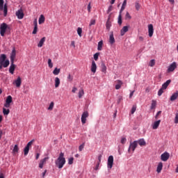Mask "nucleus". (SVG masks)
<instances>
[{
  "label": "nucleus",
  "mask_w": 178,
  "mask_h": 178,
  "mask_svg": "<svg viewBox=\"0 0 178 178\" xmlns=\"http://www.w3.org/2000/svg\"><path fill=\"white\" fill-rule=\"evenodd\" d=\"M49 159V157H45L43 159L40 160L39 163V168L40 169H42V168H44V165L47 163V161H48Z\"/></svg>",
  "instance_id": "9d476101"
},
{
  "label": "nucleus",
  "mask_w": 178,
  "mask_h": 178,
  "mask_svg": "<svg viewBox=\"0 0 178 178\" xmlns=\"http://www.w3.org/2000/svg\"><path fill=\"white\" fill-rule=\"evenodd\" d=\"M3 113L4 116H8V115L10 113V110L6 109V108H3Z\"/></svg>",
  "instance_id": "473e14b6"
},
{
  "label": "nucleus",
  "mask_w": 178,
  "mask_h": 178,
  "mask_svg": "<svg viewBox=\"0 0 178 178\" xmlns=\"http://www.w3.org/2000/svg\"><path fill=\"white\" fill-rule=\"evenodd\" d=\"M81 33H83V29L80 27L77 29V33L79 35V37H81Z\"/></svg>",
  "instance_id": "37998d69"
},
{
  "label": "nucleus",
  "mask_w": 178,
  "mask_h": 178,
  "mask_svg": "<svg viewBox=\"0 0 178 178\" xmlns=\"http://www.w3.org/2000/svg\"><path fill=\"white\" fill-rule=\"evenodd\" d=\"M3 9L4 12V16L6 17V15H8V6L5 4L4 7H3Z\"/></svg>",
  "instance_id": "4c0bfd02"
},
{
  "label": "nucleus",
  "mask_w": 178,
  "mask_h": 178,
  "mask_svg": "<svg viewBox=\"0 0 178 178\" xmlns=\"http://www.w3.org/2000/svg\"><path fill=\"white\" fill-rule=\"evenodd\" d=\"M127 31H129V26H124L120 31L121 35H124V34H126V33H127Z\"/></svg>",
  "instance_id": "6ab92c4d"
},
{
  "label": "nucleus",
  "mask_w": 178,
  "mask_h": 178,
  "mask_svg": "<svg viewBox=\"0 0 178 178\" xmlns=\"http://www.w3.org/2000/svg\"><path fill=\"white\" fill-rule=\"evenodd\" d=\"M59 73H60V69L58 67H56L53 71V74H54V76H58Z\"/></svg>",
  "instance_id": "72a5a7b5"
},
{
  "label": "nucleus",
  "mask_w": 178,
  "mask_h": 178,
  "mask_svg": "<svg viewBox=\"0 0 178 178\" xmlns=\"http://www.w3.org/2000/svg\"><path fill=\"white\" fill-rule=\"evenodd\" d=\"M95 25V19H91L89 26H94Z\"/></svg>",
  "instance_id": "4d7b16f0"
},
{
  "label": "nucleus",
  "mask_w": 178,
  "mask_h": 178,
  "mask_svg": "<svg viewBox=\"0 0 178 178\" xmlns=\"http://www.w3.org/2000/svg\"><path fill=\"white\" fill-rule=\"evenodd\" d=\"M159 124H161V120H159L154 122V123L152 126V129L154 130H156V129H158V127H159Z\"/></svg>",
  "instance_id": "412c9836"
},
{
  "label": "nucleus",
  "mask_w": 178,
  "mask_h": 178,
  "mask_svg": "<svg viewBox=\"0 0 178 178\" xmlns=\"http://www.w3.org/2000/svg\"><path fill=\"white\" fill-rule=\"evenodd\" d=\"M33 143H34V139L29 141L26 146L24 149V155L27 156L29 155V152L30 151V148L33 146Z\"/></svg>",
  "instance_id": "f03ea898"
},
{
  "label": "nucleus",
  "mask_w": 178,
  "mask_h": 178,
  "mask_svg": "<svg viewBox=\"0 0 178 178\" xmlns=\"http://www.w3.org/2000/svg\"><path fill=\"white\" fill-rule=\"evenodd\" d=\"M170 83H172V80L168 79L167 80L163 85L161 88L166 90L169 86V84H170Z\"/></svg>",
  "instance_id": "f3484780"
},
{
  "label": "nucleus",
  "mask_w": 178,
  "mask_h": 178,
  "mask_svg": "<svg viewBox=\"0 0 178 178\" xmlns=\"http://www.w3.org/2000/svg\"><path fill=\"white\" fill-rule=\"evenodd\" d=\"M107 168L108 169H111L113 168V156H109L107 161Z\"/></svg>",
  "instance_id": "423d86ee"
},
{
  "label": "nucleus",
  "mask_w": 178,
  "mask_h": 178,
  "mask_svg": "<svg viewBox=\"0 0 178 178\" xmlns=\"http://www.w3.org/2000/svg\"><path fill=\"white\" fill-rule=\"evenodd\" d=\"M55 88H58V87H59V86L60 85V79L58 77L55 78Z\"/></svg>",
  "instance_id": "cd10ccee"
},
{
  "label": "nucleus",
  "mask_w": 178,
  "mask_h": 178,
  "mask_svg": "<svg viewBox=\"0 0 178 178\" xmlns=\"http://www.w3.org/2000/svg\"><path fill=\"white\" fill-rule=\"evenodd\" d=\"M54 105L55 104L54 103V102H51L49 104V106L48 107V111H52V109H54Z\"/></svg>",
  "instance_id": "a19ab883"
},
{
  "label": "nucleus",
  "mask_w": 178,
  "mask_h": 178,
  "mask_svg": "<svg viewBox=\"0 0 178 178\" xmlns=\"http://www.w3.org/2000/svg\"><path fill=\"white\" fill-rule=\"evenodd\" d=\"M109 42L110 44H111V45L113 44H115V37H113V32H112L111 34L110 35Z\"/></svg>",
  "instance_id": "a878e982"
},
{
  "label": "nucleus",
  "mask_w": 178,
  "mask_h": 178,
  "mask_svg": "<svg viewBox=\"0 0 178 178\" xmlns=\"http://www.w3.org/2000/svg\"><path fill=\"white\" fill-rule=\"evenodd\" d=\"M177 67V65L176 64V62H173L168 68V72L170 73V72H174L175 69Z\"/></svg>",
  "instance_id": "9b49d317"
},
{
  "label": "nucleus",
  "mask_w": 178,
  "mask_h": 178,
  "mask_svg": "<svg viewBox=\"0 0 178 178\" xmlns=\"http://www.w3.org/2000/svg\"><path fill=\"white\" fill-rule=\"evenodd\" d=\"M125 19H129V20H130V19H131V16L130 15V14L129 13V12H127L126 13V15H125Z\"/></svg>",
  "instance_id": "864d4df0"
},
{
  "label": "nucleus",
  "mask_w": 178,
  "mask_h": 178,
  "mask_svg": "<svg viewBox=\"0 0 178 178\" xmlns=\"http://www.w3.org/2000/svg\"><path fill=\"white\" fill-rule=\"evenodd\" d=\"M148 33L149 37H152L154 35V25L152 24L148 25Z\"/></svg>",
  "instance_id": "f8f14e48"
},
{
  "label": "nucleus",
  "mask_w": 178,
  "mask_h": 178,
  "mask_svg": "<svg viewBox=\"0 0 178 178\" xmlns=\"http://www.w3.org/2000/svg\"><path fill=\"white\" fill-rule=\"evenodd\" d=\"M93 56H94L95 60H98V57L99 56V53L95 54Z\"/></svg>",
  "instance_id": "5fc2aeb1"
},
{
  "label": "nucleus",
  "mask_w": 178,
  "mask_h": 178,
  "mask_svg": "<svg viewBox=\"0 0 178 178\" xmlns=\"http://www.w3.org/2000/svg\"><path fill=\"white\" fill-rule=\"evenodd\" d=\"M84 145H85V144L83 143L82 145H81L79 146V149L80 152H81V151H83V149H84Z\"/></svg>",
  "instance_id": "13d9d810"
},
{
  "label": "nucleus",
  "mask_w": 178,
  "mask_h": 178,
  "mask_svg": "<svg viewBox=\"0 0 178 178\" xmlns=\"http://www.w3.org/2000/svg\"><path fill=\"white\" fill-rule=\"evenodd\" d=\"M8 29V24L6 23H3L0 26V35L1 37H5V33H6V30Z\"/></svg>",
  "instance_id": "7ed1b4c3"
},
{
  "label": "nucleus",
  "mask_w": 178,
  "mask_h": 178,
  "mask_svg": "<svg viewBox=\"0 0 178 178\" xmlns=\"http://www.w3.org/2000/svg\"><path fill=\"white\" fill-rule=\"evenodd\" d=\"M45 22V17L43 15H41L39 17V24H42Z\"/></svg>",
  "instance_id": "7c9ffc66"
},
{
  "label": "nucleus",
  "mask_w": 178,
  "mask_h": 178,
  "mask_svg": "<svg viewBox=\"0 0 178 178\" xmlns=\"http://www.w3.org/2000/svg\"><path fill=\"white\" fill-rule=\"evenodd\" d=\"M10 66L9 68V72L11 74H13V73H15V70L16 69V65H15V62L13 61H10Z\"/></svg>",
  "instance_id": "ddd939ff"
},
{
  "label": "nucleus",
  "mask_w": 178,
  "mask_h": 178,
  "mask_svg": "<svg viewBox=\"0 0 178 178\" xmlns=\"http://www.w3.org/2000/svg\"><path fill=\"white\" fill-rule=\"evenodd\" d=\"M122 101H123V97L122 96H119L117 100V104H120V102H122Z\"/></svg>",
  "instance_id": "8fccbe9b"
},
{
  "label": "nucleus",
  "mask_w": 178,
  "mask_h": 178,
  "mask_svg": "<svg viewBox=\"0 0 178 178\" xmlns=\"http://www.w3.org/2000/svg\"><path fill=\"white\" fill-rule=\"evenodd\" d=\"M112 8H113L112 6H110L108 7V10H107V13H109L110 12H112Z\"/></svg>",
  "instance_id": "69168bd1"
},
{
  "label": "nucleus",
  "mask_w": 178,
  "mask_h": 178,
  "mask_svg": "<svg viewBox=\"0 0 178 178\" xmlns=\"http://www.w3.org/2000/svg\"><path fill=\"white\" fill-rule=\"evenodd\" d=\"M163 88H161V89H159V90L158 91V95L159 97H161V95H162V93L163 92Z\"/></svg>",
  "instance_id": "3c124183"
},
{
  "label": "nucleus",
  "mask_w": 178,
  "mask_h": 178,
  "mask_svg": "<svg viewBox=\"0 0 178 178\" xmlns=\"http://www.w3.org/2000/svg\"><path fill=\"white\" fill-rule=\"evenodd\" d=\"M162 113V111H159L157 113H156V116H155V119H158V116H159V115H161Z\"/></svg>",
  "instance_id": "680f3d73"
},
{
  "label": "nucleus",
  "mask_w": 178,
  "mask_h": 178,
  "mask_svg": "<svg viewBox=\"0 0 178 178\" xmlns=\"http://www.w3.org/2000/svg\"><path fill=\"white\" fill-rule=\"evenodd\" d=\"M83 95H84V90L81 89L79 92V98H81V97H83Z\"/></svg>",
  "instance_id": "79ce46f5"
},
{
  "label": "nucleus",
  "mask_w": 178,
  "mask_h": 178,
  "mask_svg": "<svg viewBox=\"0 0 178 178\" xmlns=\"http://www.w3.org/2000/svg\"><path fill=\"white\" fill-rule=\"evenodd\" d=\"M15 58H16V49L13 48L10 54V62H15Z\"/></svg>",
  "instance_id": "2eb2a0df"
},
{
  "label": "nucleus",
  "mask_w": 178,
  "mask_h": 178,
  "mask_svg": "<svg viewBox=\"0 0 178 178\" xmlns=\"http://www.w3.org/2000/svg\"><path fill=\"white\" fill-rule=\"evenodd\" d=\"M163 168V163H162V162L159 163L157 169H156L157 173H161V172H162Z\"/></svg>",
  "instance_id": "4be33fe9"
},
{
  "label": "nucleus",
  "mask_w": 178,
  "mask_h": 178,
  "mask_svg": "<svg viewBox=\"0 0 178 178\" xmlns=\"http://www.w3.org/2000/svg\"><path fill=\"white\" fill-rule=\"evenodd\" d=\"M37 31H38V26L37 25V22H35L34 24V29L32 32V34H37Z\"/></svg>",
  "instance_id": "2f4dec72"
},
{
  "label": "nucleus",
  "mask_w": 178,
  "mask_h": 178,
  "mask_svg": "<svg viewBox=\"0 0 178 178\" xmlns=\"http://www.w3.org/2000/svg\"><path fill=\"white\" fill-rule=\"evenodd\" d=\"M10 64V62L9 61V60H6L4 64H0V69H2L3 67H8V66H9Z\"/></svg>",
  "instance_id": "b1692460"
},
{
  "label": "nucleus",
  "mask_w": 178,
  "mask_h": 178,
  "mask_svg": "<svg viewBox=\"0 0 178 178\" xmlns=\"http://www.w3.org/2000/svg\"><path fill=\"white\" fill-rule=\"evenodd\" d=\"M101 163L97 162V164L96 165L95 168V170H98L99 169V164Z\"/></svg>",
  "instance_id": "052dcab7"
},
{
  "label": "nucleus",
  "mask_w": 178,
  "mask_h": 178,
  "mask_svg": "<svg viewBox=\"0 0 178 178\" xmlns=\"http://www.w3.org/2000/svg\"><path fill=\"white\" fill-rule=\"evenodd\" d=\"M156 108V101L152 100L150 109H155Z\"/></svg>",
  "instance_id": "f704fd0d"
},
{
  "label": "nucleus",
  "mask_w": 178,
  "mask_h": 178,
  "mask_svg": "<svg viewBox=\"0 0 178 178\" xmlns=\"http://www.w3.org/2000/svg\"><path fill=\"white\" fill-rule=\"evenodd\" d=\"M118 24H120V26L122 25V13H120V14L118 16Z\"/></svg>",
  "instance_id": "ea45409f"
},
{
  "label": "nucleus",
  "mask_w": 178,
  "mask_h": 178,
  "mask_svg": "<svg viewBox=\"0 0 178 178\" xmlns=\"http://www.w3.org/2000/svg\"><path fill=\"white\" fill-rule=\"evenodd\" d=\"M13 84H14L17 88H19L20 86H22V78H20V76H18L17 79L13 82Z\"/></svg>",
  "instance_id": "6e6552de"
},
{
  "label": "nucleus",
  "mask_w": 178,
  "mask_h": 178,
  "mask_svg": "<svg viewBox=\"0 0 178 178\" xmlns=\"http://www.w3.org/2000/svg\"><path fill=\"white\" fill-rule=\"evenodd\" d=\"M177 97H178V91L175 92L171 95L170 100L173 102V101H176V99H177Z\"/></svg>",
  "instance_id": "a211bd4d"
},
{
  "label": "nucleus",
  "mask_w": 178,
  "mask_h": 178,
  "mask_svg": "<svg viewBox=\"0 0 178 178\" xmlns=\"http://www.w3.org/2000/svg\"><path fill=\"white\" fill-rule=\"evenodd\" d=\"M6 102L7 104H12V96L9 95L7 97V99L6 100Z\"/></svg>",
  "instance_id": "58836bf2"
},
{
  "label": "nucleus",
  "mask_w": 178,
  "mask_h": 178,
  "mask_svg": "<svg viewBox=\"0 0 178 178\" xmlns=\"http://www.w3.org/2000/svg\"><path fill=\"white\" fill-rule=\"evenodd\" d=\"M136 109H137V106L134 105L131 110V113L133 115L134 113V112H136Z\"/></svg>",
  "instance_id": "c03bdc74"
},
{
  "label": "nucleus",
  "mask_w": 178,
  "mask_h": 178,
  "mask_svg": "<svg viewBox=\"0 0 178 178\" xmlns=\"http://www.w3.org/2000/svg\"><path fill=\"white\" fill-rule=\"evenodd\" d=\"M149 65L151 67H154L155 66V60H151Z\"/></svg>",
  "instance_id": "a18cd8bd"
},
{
  "label": "nucleus",
  "mask_w": 178,
  "mask_h": 178,
  "mask_svg": "<svg viewBox=\"0 0 178 178\" xmlns=\"http://www.w3.org/2000/svg\"><path fill=\"white\" fill-rule=\"evenodd\" d=\"M5 62H6V54H1L0 55V65H5Z\"/></svg>",
  "instance_id": "4468645a"
},
{
  "label": "nucleus",
  "mask_w": 178,
  "mask_h": 178,
  "mask_svg": "<svg viewBox=\"0 0 178 178\" xmlns=\"http://www.w3.org/2000/svg\"><path fill=\"white\" fill-rule=\"evenodd\" d=\"M102 159V154L99 155L98 156V162H99V163H101V160Z\"/></svg>",
  "instance_id": "338daca9"
},
{
  "label": "nucleus",
  "mask_w": 178,
  "mask_h": 178,
  "mask_svg": "<svg viewBox=\"0 0 178 178\" xmlns=\"http://www.w3.org/2000/svg\"><path fill=\"white\" fill-rule=\"evenodd\" d=\"M137 141L134 140V142H130L128 152H130V151L134 152V151H136V149L137 148Z\"/></svg>",
  "instance_id": "20e7f679"
},
{
  "label": "nucleus",
  "mask_w": 178,
  "mask_h": 178,
  "mask_svg": "<svg viewBox=\"0 0 178 178\" xmlns=\"http://www.w3.org/2000/svg\"><path fill=\"white\" fill-rule=\"evenodd\" d=\"M45 37H43L39 42V43L38 44V48H41L42 47V45H44V42H45Z\"/></svg>",
  "instance_id": "bb28decb"
},
{
  "label": "nucleus",
  "mask_w": 178,
  "mask_h": 178,
  "mask_svg": "<svg viewBox=\"0 0 178 178\" xmlns=\"http://www.w3.org/2000/svg\"><path fill=\"white\" fill-rule=\"evenodd\" d=\"M16 16L19 19H22L24 17V13H23V10L22 8L16 12Z\"/></svg>",
  "instance_id": "1a4fd4ad"
},
{
  "label": "nucleus",
  "mask_w": 178,
  "mask_h": 178,
  "mask_svg": "<svg viewBox=\"0 0 178 178\" xmlns=\"http://www.w3.org/2000/svg\"><path fill=\"white\" fill-rule=\"evenodd\" d=\"M48 66L50 69H52L54 67V63H52V60L51 58L48 59Z\"/></svg>",
  "instance_id": "c9c22d12"
},
{
  "label": "nucleus",
  "mask_w": 178,
  "mask_h": 178,
  "mask_svg": "<svg viewBox=\"0 0 178 178\" xmlns=\"http://www.w3.org/2000/svg\"><path fill=\"white\" fill-rule=\"evenodd\" d=\"M90 70L92 73H95L97 72V64L95 63V61H92V65L90 67Z\"/></svg>",
  "instance_id": "dca6fc26"
},
{
  "label": "nucleus",
  "mask_w": 178,
  "mask_h": 178,
  "mask_svg": "<svg viewBox=\"0 0 178 178\" xmlns=\"http://www.w3.org/2000/svg\"><path fill=\"white\" fill-rule=\"evenodd\" d=\"M13 151V152H19V147L17 146V145H15L14 146Z\"/></svg>",
  "instance_id": "49530a36"
},
{
  "label": "nucleus",
  "mask_w": 178,
  "mask_h": 178,
  "mask_svg": "<svg viewBox=\"0 0 178 178\" xmlns=\"http://www.w3.org/2000/svg\"><path fill=\"white\" fill-rule=\"evenodd\" d=\"M137 141V145L140 146V147H144L145 145H146V143L145 140L144 139H140L138 140H135Z\"/></svg>",
  "instance_id": "aec40b11"
},
{
  "label": "nucleus",
  "mask_w": 178,
  "mask_h": 178,
  "mask_svg": "<svg viewBox=\"0 0 178 178\" xmlns=\"http://www.w3.org/2000/svg\"><path fill=\"white\" fill-rule=\"evenodd\" d=\"M66 163V159H65V154L63 152H60L58 158L56 160L55 164L58 169H62L63 166Z\"/></svg>",
  "instance_id": "f257e3e1"
},
{
  "label": "nucleus",
  "mask_w": 178,
  "mask_h": 178,
  "mask_svg": "<svg viewBox=\"0 0 178 178\" xmlns=\"http://www.w3.org/2000/svg\"><path fill=\"white\" fill-rule=\"evenodd\" d=\"M135 7H136V10H140V3L136 2L135 4Z\"/></svg>",
  "instance_id": "6e6d98bb"
},
{
  "label": "nucleus",
  "mask_w": 178,
  "mask_h": 178,
  "mask_svg": "<svg viewBox=\"0 0 178 178\" xmlns=\"http://www.w3.org/2000/svg\"><path fill=\"white\" fill-rule=\"evenodd\" d=\"M127 5V0H124L121 9L120 10V13H122V12H123V10H124V9H126V6Z\"/></svg>",
  "instance_id": "393cba45"
},
{
  "label": "nucleus",
  "mask_w": 178,
  "mask_h": 178,
  "mask_svg": "<svg viewBox=\"0 0 178 178\" xmlns=\"http://www.w3.org/2000/svg\"><path fill=\"white\" fill-rule=\"evenodd\" d=\"M170 156V154H169L168 152H165L163 154H162L161 155V161H163V162H166V161H168V159H169V157Z\"/></svg>",
  "instance_id": "0eeeda50"
},
{
  "label": "nucleus",
  "mask_w": 178,
  "mask_h": 178,
  "mask_svg": "<svg viewBox=\"0 0 178 178\" xmlns=\"http://www.w3.org/2000/svg\"><path fill=\"white\" fill-rule=\"evenodd\" d=\"M88 116H89L88 111H85L82 113L81 118L82 124H86L87 122V118H88Z\"/></svg>",
  "instance_id": "39448f33"
},
{
  "label": "nucleus",
  "mask_w": 178,
  "mask_h": 178,
  "mask_svg": "<svg viewBox=\"0 0 178 178\" xmlns=\"http://www.w3.org/2000/svg\"><path fill=\"white\" fill-rule=\"evenodd\" d=\"M127 139L126 138H122L121 144H126Z\"/></svg>",
  "instance_id": "bf43d9fd"
},
{
  "label": "nucleus",
  "mask_w": 178,
  "mask_h": 178,
  "mask_svg": "<svg viewBox=\"0 0 178 178\" xmlns=\"http://www.w3.org/2000/svg\"><path fill=\"white\" fill-rule=\"evenodd\" d=\"M117 84L115 85V90H120V87H122V85L123 84V82L120 80L116 81Z\"/></svg>",
  "instance_id": "5701e85b"
},
{
  "label": "nucleus",
  "mask_w": 178,
  "mask_h": 178,
  "mask_svg": "<svg viewBox=\"0 0 178 178\" xmlns=\"http://www.w3.org/2000/svg\"><path fill=\"white\" fill-rule=\"evenodd\" d=\"M67 79V81H70V82L73 81V76H72V75H70V74H68V76Z\"/></svg>",
  "instance_id": "603ef678"
},
{
  "label": "nucleus",
  "mask_w": 178,
  "mask_h": 178,
  "mask_svg": "<svg viewBox=\"0 0 178 178\" xmlns=\"http://www.w3.org/2000/svg\"><path fill=\"white\" fill-rule=\"evenodd\" d=\"M111 26H112V23L111 22V21L109 20V18H108L106 23V30H108L109 31L111 30Z\"/></svg>",
  "instance_id": "c85d7f7f"
},
{
  "label": "nucleus",
  "mask_w": 178,
  "mask_h": 178,
  "mask_svg": "<svg viewBox=\"0 0 178 178\" xmlns=\"http://www.w3.org/2000/svg\"><path fill=\"white\" fill-rule=\"evenodd\" d=\"M77 91V88L74 87L72 90V92H73L74 94V92H76Z\"/></svg>",
  "instance_id": "774afa93"
},
{
  "label": "nucleus",
  "mask_w": 178,
  "mask_h": 178,
  "mask_svg": "<svg viewBox=\"0 0 178 178\" xmlns=\"http://www.w3.org/2000/svg\"><path fill=\"white\" fill-rule=\"evenodd\" d=\"M73 161H74V159L73 157H71L68 159V164L69 165H73Z\"/></svg>",
  "instance_id": "09e8293b"
},
{
  "label": "nucleus",
  "mask_w": 178,
  "mask_h": 178,
  "mask_svg": "<svg viewBox=\"0 0 178 178\" xmlns=\"http://www.w3.org/2000/svg\"><path fill=\"white\" fill-rule=\"evenodd\" d=\"M3 0H0V10H3Z\"/></svg>",
  "instance_id": "de8ad7c7"
},
{
  "label": "nucleus",
  "mask_w": 178,
  "mask_h": 178,
  "mask_svg": "<svg viewBox=\"0 0 178 178\" xmlns=\"http://www.w3.org/2000/svg\"><path fill=\"white\" fill-rule=\"evenodd\" d=\"M5 108H10V103H5L4 104Z\"/></svg>",
  "instance_id": "e2e57ef3"
},
{
  "label": "nucleus",
  "mask_w": 178,
  "mask_h": 178,
  "mask_svg": "<svg viewBox=\"0 0 178 178\" xmlns=\"http://www.w3.org/2000/svg\"><path fill=\"white\" fill-rule=\"evenodd\" d=\"M101 67H102V72L103 73H106V65H105V63H102Z\"/></svg>",
  "instance_id": "e433bc0d"
},
{
  "label": "nucleus",
  "mask_w": 178,
  "mask_h": 178,
  "mask_svg": "<svg viewBox=\"0 0 178 178\" xmlns=\"http://www.w3.org/2000/svg\"><path fill=\"white\" fill-rule=\"evenodd\" d=\"M104 45V42L102 40L98 42L97 50L102 51V46Z\"/></svg>",
  "instance_id": "c756f323"
},
{
  "label": "nucleus",
  "mask_w": 178,
  "mask_h": 178,
  "mask_svg": "<svg viewBox=\"0 0 178 178\" xmlns=\"http://www.w3.org/2000/svg\"><path fill=\"white\" fill-rule=\"evenodd\" d=\"M88 12H91V3H89L88 5Z\"/></svg>",
  "instance_id": "0e129e2a"
}]
</instances>
